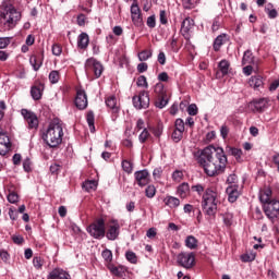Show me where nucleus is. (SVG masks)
<instances>
[{"label":"nucleus","instance_id":"nucleus-62","mask_svg":"<svg viewBox=\"0 0 279 279\" xmlns=\"http://www.w3.org/2000/svg\"><path fill=\"white\" fill-rule=\"evenodd\" d=\"M195 2L193 0H183V8L184 10H193L195 8Z\"/></svg>","mask_w":279,"mask_h":279},{"label":"nucleus","instance_id":"nucleus-24","mask_svg":"<svg viewBox=\"0 0 279 279\" xmlns=\"http://www.w3.org/2000/svg\"><path fill=\"white\" fill-rule=\"evenodd\" d=\"M90 43V37H88L87 33H81L77 37V48L86 50L88 49V45Z\"/></svg>","mask_w":279,"mask_h":279},{"label":"nucleus","instance_id":"nucleus-57","mask_svg":"<svg viewBox=\"0 0 279 279\" xmlns=\"http://www.w3.org/2000/svg\"><path fill=\"white\" fill-rule=\"evenodd\" d=\"M141 130H147V128H145V120H143V119H138L136 121V125L134 129L135 132H141Z\"/></svg>","mask_w":279,"mask_h":279},{"label":"nucleus","instance_id":"nucleus-51","mask_svg":"<svg viewBox=\"0 0 279 279\" xmlns=\"http://www.w3.org/2000/svg\"><path fill=\"white\" fill-rule=\"evenodd\" d=\"M191 190L194 192V193H197V195H203L204 194V191H206V187L202 184H196V185H192Z\"/></svg>","mask_w":279,"mask_h":279},{"label":"nucleus","instance_id":"nucleus-31","mask_svg":"<svg viewBox=\"0 0 279 279\" xmlns=\"http://www.w3.org/2000/svg\"><path fill=\"white\" fill-rule=\"evenodd\" d=\"M220 73L222 75H228V72L230 71V61L222 59L218 64Z\"/></svg>","mask_w":279,"mask_h":279},{"label":"nucleus","instance_id":"nucleus-41","mask_svg":"<svg viewBox=\"0 0 279 279\" xmlns=\"http://www.w3.org/2000/svg\"><path fill=\"white\" fill-rule=\"evenodd\" d=\"M125 258L126 260H129V263H131L132 265H136V263H138V257L136 256V253L132 252V251H128L125 253Z\"/></svg>","mask_w":279,"mask_h":279},{"label":"nucleus","instance_id":"nucleus-25","mask_svg":"<svg viewBox=\"0 0 279 279\" xmlns=\"http://www.w3.org/2000/svg\"><path fill=\"white\" fill-rule=\"evenodd\" d=\"M271 187H265L264 190L259 191V202H262V204H269V202H272L274 199H271Z\"/></svg>","mask_w":279,"mask_h":279},{"label":"nucleus","instance_id":"nucleus-22","mask_svg":"<svg viewBox=\"0 0 279 279\" xmlns=\"http://www.w3.org/2000/svg\"><path fill=\"white\" fill-rule=\"evenodd\" d=\"M190 193H191V185H189L187 182H183L177 187V195H179L181 199H186Z\"/></svg>","mask_w":279,"mask_h":279},{"label":"nucleus","instance_id":"nucleus-49","mask_svg":"<svg viewBox=\"0 0 279 279\" xmlns=\"http://www.w3.org/2000/svg\"><path fill=\"white\" fill-rule=\"evenodd\" d=\"M101 256L106 263H112V251L106 248L102 251Z\"/></svg>","mask_w":279,"mask_h":279},{"label":"nucleus","instance_id":"nucleus-8","mask_svg":"<svg viewBox=\"0 0 279 279\" xmlns=\"http://www.w3.org/2000/svg\"><path fill=\"white\" fill-rule=\"evenodd\" d=\"M133 106L136 110H145L149 108V92L142 90L132 98Z\"/></svg>","mask_w":279,"mask_h":279},{"label":"nucleus","instance_id":"nucleus-10","mask_svg":"<svg viewBox=\"0 0 279 279\" xmlns=\"http://www.w3.org/2000/svg\"><path fill=\"white\" fill-rule=\"evenodd\" d=\"M85 71L86 73L93 71L95 77L99 78L104 73V65L101 64V62L97 61V59L89 58L85 62Z\"/></svg>","mask_w":279,"mask_h":279},{"label":"nucleus","instance_id":"nucleus-58","mask_svg":"<svg viewBox=\"0 0 279 279\" xmlns=\"http://www.w3.org/2000/svg\"><path fill=\"white\" fill-rule=\"evenodd\" d=\"M76 23L80 27H84L86 25V15L84 13H81L76 17Z\"/></svg>","mask_w":279,"mask_h":279},{"label":"nucleus","instance_id":"nucleus-60","mask_svg":"<svg viewBox=\"0 0 279 279\" xmlns=\"http://www.w3.org/2000/svg\"><path fill=\"white\" fill-rule=\"evenodd\" d=\"M219 27H221V20L219 17H215L211 25V32H218Z\"/></svg>","mask_w":279,"mask_h":279},{"label":"nucleus","instance_id":"nucleus-44","mask_svg":"<svg viewBox=\"0 0 279 279\" xmlns=\"http://www.w3.org/2000/svg\"><path fill=\"white\" fill-rule=\"evenodd\" d=\"M122 169L125 173H132L134 171V166L129 160H122Z\"/></svg>","mask_w":279,"mask_h":279},{"label":"nucleus","instance_id":"nucleus-26","mask_svg":"<svg viewBox=\"0 0 279 279\" xmlns=\"http://www.w3.org/2000/svg\"><path fill=\"white\" fill-rule=\"evenodd\" d=\"M263 76L260 75L251 76V78L248 80V85L251 86V88H254V90L263 88Z\"/></svg>","mask_w":279,"mask_h":279},{"label":"nucleus","instance_id":"nucleus-9","mask_svg":"<svg viewBox=\"0 0 279 279\" xmlns=\"http://www.w3.org/2000/svg\"><path fill=\"white\" fill-rule=\"evenodd\" d=\"M263 210L270 221L279 218V201L272 199L267 204L263 205Z\"/></svg>","mask_w":279,"mask_h":279},{"label":"nucleus","instance_id":"nucleus-42","mask_svg":"<svg viewBox=\"0 0 279 279\" xmlns=\"http://www.w3.org/2000/svg\"><path fill=\"white\" fill-rule=\"evenodd\" d=\"M145 195L148 197V199H153V197H156V186L155 185H148L145 189Z\"/></svg>","mask_w":279,"mask_h":279},{"label":"nucleus","instance_id":"nucleus-33","mask_svg":"<svg viewBox=\"0 0 279 279\" xmlns=\"http://www.w3.org/2000/svg\"><path fill=\"white\" fill-rule=\"evenodd\" d=\"M154 93L157 95V97H165L167 96V90H165V84L157 83L154 87Z\"/></svg>","mask_w":279,"mask_h":279},{"label":"nucleus","instance_id":"nucleus-16","mask_svg":"<svg viewBox=\"0 0 279 279\" xmlns=\"http://www.w3.org/2000/svg\"><path fill=\"white\" fill-rule=\"evenodd\" d=\"M134 178H135L136 184L141 187L147 186V184H149V182H150L149 171H147V169L136 171L134 173Z\"/></svg>","mask_w":279,"mask_h":279},{"label":"nucleus","instance_id":"nucleus-23","mask_svg":"<svg viewBox=\"0 0 279 279\" xmlns=\"http://www.w3.org/2000/svg\"><path fill=\"white\" fill-rule=\"evenodd\" d=\"M227 40H228V34L222 33V34L218 35L215 38L214 44H213L214 51H220L221 47H223V45H226Z\"/></svg>","mask_w":279,"mask_h":279},{"label":"nucleus","instance_id":"nucleus-50","mask_svg":"<svg viewBox=\"0 0 279 279\" xmlns=\"http://www.w3.org/2000/svg\"><path fill=\"white\" fill-rule=\"evenodd\" d=\"M184 178V172H182V170H175L172 173V180L174 182H182V179Z\"/></svg>","mask_w":279,"mask_h":279},{"label":"nucleus","instance_id":"nucleus-53","mask_svg":"<svg viewBox=\"0 0 279 279\" xmlns=\"http://www.w3.org/2000/svg\"><path fill=\"white\" fill-rule=\"evenodd\" d=\"M174 130L179 132H184V120L182 119H177L174 122Z\"/></svg>","mask_w":279,"mask_h":279},{"label":"nucleus","instance_id":"nucleus-3","mask_svg":"<svg viewBox=\"0 0 279 279\" xmlns=\"http://www.w3.org/2000/svg\"><path fill=\"white\" fill-rule=\"evenodd\" d=\"M221 194L215 190V187H208L203 194L202 208L207 219L215 218L217 215V204H219V197Z\"/></svg>","mask_w":279,"mask_h":279},{"label":"nucleus","instance_id":"nucleus-5","mask_svg":"<svg viewBox=\"0 0 279 279\" xmlns=\"http://www.w3.org/2000/svg\"><path fill=\"white\" fill-rule=\"evenodd\" d=\"M87 232L93 239L101 240L106 236V220L98 218L87 227Z\"/></svg>","mask_w":279,"mask_h":279},{"label":"nucleus","instance_id":"nucleus-2","mask_svg":"<svg viewBox=\"0 0 279 279\" xmlns=\"http://www.w3.org/2000/svg\"><path fill=\"white\" fill-rule=\"evenodd\" d=\"M64 136V129L62 128V122L53 120L46 132H44L41 138L52 149L62 145V137Z\"/></svg>","mask_w":279,"mask_h":279},{"label":"nucleus","instance_id":"nucleus-37","mask_svg":"<svg viewBox=\"0 0 279 279\" xmlns=\"http://www.w3.org/2000/svg\"><path fill=\"white\" fill-rule=\"evenodd\" d=\"M48 80L50 84H58L60 82V71L52 70L48 75Z\"/></svg>","mask_w":279,"mask_h":279},{"label":"nucleus","instance_id":"nucleus-52","mask_svg":"<svg viewBox=\"0 0 279 279\" xmlns=\"http://www.w3.org/2000/svg\"><path fill=\"white\" fill-rule=\"evenodd\" d=\"M159 23L161 25H167V23H169V19L167 17V11L160 10V12H159Z\"/></svg>","mask_w":279,"mask_h":279},{"label":"nucleus","instance_id":"nucleus-18","mask_svg":"<svg viewBox=\"0 0 279 279\" xmlns=\"http://www.w3.org/2000/svg\"><path fill=\"white\" fill-rule=\"evenodd\" d=\"M10 37H0V49H8L10 46ZM10 58V53L5 50H0V62H5Z\"/></svg>","mask_w":279,"mask_h":279},{"label":"nucleus","instance_id":"nucleus-46","mask_svg":"<svg viewBox=\"0 0 279 279\" xmlns=\"http://www.w3.org/2000/svg\"><path fill=\"white\" fill-rule=\"evenodd\" d=\"M227 184H229V186H239V178L236 174H230L227 178Z\"/></svg>","mask_w":279,"mask_h":279},{"label":"nucleus","instance_id":"nucleus-40","mask_svg":"<svg viewBox=\"0 0 279 279\" xmlns=\"http://www.w3.org/2000/svg\"><path fill=\"white\" fill-rule=\"evenodd\" d=\"M169 104V99H167V96H158L157 100L155 102L156 108H165Z\"/></svg>","mask_w":279,"mask_h":279},{"label":"nucleus","instance_id":"nucleus-17","mask_svg":"<svg viewBox=\"0 0 279 279\" xmlns=\"http://www.w3.org/2000/svg\"><path fill=\"white\" fill-rule=\"evenodd\" d=\"M195 27V21L191 17H185L181 24V34L189 40L191 38V31Z\"/></svg>","mask_w":279,"mask_h":279},{"label":"nucleus","instance_id":"nucleus-56","mask_svg":"<svg viewBox=\"0 0 279 279\" xmlns=\"http://www.w3.org/2000/svg\"><path fill=\"white\" fill-rule=\"evenodd\" d=\"M146 25L147 27H149L150 29H154V27H156V15H150L147 17L146 21Z\"/></svg>","mask_w":279,"mask_h":279},{"label":"nucleus","instance_id":"nucleus-47","mask_svg":"<svg viewBox=\"0 0 279 279\" xmlns=\"http://www.w3.org/2000/svg\"><path fill=\"white\" fill-rule=\"evenodd\" d=\"M149 136H150L149 131L147 129H144L138 136L140 143L142 144L147 143V138H149Z\"/></svg>","mask_w":279,"mask_h":279},{"label":"nucleus","instance_id":"nucleus-21","mask_svg":"<svg viewBox=\"0 0 279 279\" xmlns=\"http://www.w3.org/2000/svg\"><path fill=\"white\" fill-rule=\"evenodd\" d=\"M250 108L253 110V112H263V110L267 108V99L259 98V99L253 100L250 104Z\"/></svg>","mask_w":279,"mask_h":279},{"label":"nucleus","instance_id":"nucleus-34","mask_svg":"<svg viewBox=\"0 0 279 279\" xmlns=\"http://www.w3.org/2000/svg\"><path fill=\"white\" fill-rule=\"evenodd\" d=\"M33 266L37 271H40L43 267L45 266V258L40 256H35L33 258Z\"/></svg>","mask_w":279,"mask_h":279},{"label":"nucleus","instance_id":"nucleus-59","mask_svg":"<svg viewBox=\"0 0 279 279\" xmlns=\"http://www.w3.org/2000/svg\"><path fill=\"white\" fill-rule=\"evenodd\" d=\"M255 258H256V255L254 254H243L241 256L242 263H252V260H255Z\"/></svg>","mask_w":279,"mask_h":279},{"label":"nucleus","instance_id":"nucleus-64","mask_svg":"<svg viewBox=\"0 0 279 279\" xmlns=\"http://www.w3.org/2000/svg\"><path fill=\"white\" fill-rule=\"evenodd\" d=\"M272 162H274V165H276L277 170H278V172H279V153H275V154L272 155Z\"/></svg>","mask_w":279,"mask_h":279},{"label":"nucleus","instance_id":"nucleus-32","mask_svg":"<svg viewBox=\"0 0 279 279\" xmlns=\"http://www.w3.org/2000/svg\"><path fill=\"white\" fill-rule=\"evenodd\" d=\"M242 64H254V54L251 50L244 51L243 58H242Z\"/></svg>","mask_w":279,"mask_h":279},{"label":"nucleus","instance_id":"nucleus-6","mask_svg":"<svg viewBox=\"0 0 279 279\" xmlns=\"http://www.w3.org/2000/svg\"><path fill=\"white\" fill-rule=\"evenodd\" d=\"M177 263L179 267L183 269H193L195 267V253L193 252H181L177 256Z\"/></svg>","mask_w":279,"mask_h":279},{"label":"nucleus","instance_id":"nucleus-27","mask_svg":"<svg viewBox=\"0 0 279 279\" xmlns=\"http://www.w3.org/2000/svg\"><path fill=\"white\" fill-rule=\"evenodd\" d=\"M163 204L168 206V208H178L180 206V198L167 195L163 198Z\"/></svg>","mask_w":279,"mask_h":279},{"label":"nucleus","instance_id":"nucleus-7","mask_svg":"<svg viewBox=\"0 0 279 279\" xmlns=\"http://www.w3.org/2000/svg\"><path fill=\"white\" fill-rule=\"evenodd\" d=\"M119 234H121V225L119 223V220L111 219L107 226V230L105 229V236L108 241H117Z\"/></svg>","mask_w":279,"mask_h":279},{"label":"nucleus","instance_id":"nucleus-36","mask_svg":"<svg viewBox=\"0 0 279 279\" xmlns=\"http://www.w3.org/2000/svg\"><path fill=\"white\" fill-rule=\"evenodd\" d=\"M185 246L189 247V250H196L197 247V239L193 235H189L185 239Z\"/></svg>","mask_w":279,"mask_h":279},{"label":"nucleus","instance_id":"nucleus-30","mask_svg":"<svg viewBox=\"0 0 279 279\" xmlns=\"http://www.w3.org/2000/svg\"><path fill=\"white\" fill-rule=\"evenodd\" d=\"M265 12L268 15V19H277L278 17V11L274 8V3L266 4Z\"/></svg>","mask_w":279,"mask_h":279},{"label":"nucleus","instance_id":"nucleus-29","mask_svg":"<svg viewBox=\"0 0 279 279\" xmlns=\"http://www.w3.org/2000/svg\"><path fill=\"white\" fill-rule=\"evenodd\" d=\"M86 122L88 124L89 131L95 133V112L88 111L86 114Z\"/></svg>","mask_w":279,"mask_h":279},{"label":"nucleus","instance_id":"nucleus-61","mask_svg":"<svg viewBox=\"0 0 279 279\" xmlns=\"http://www.w3.org/2000/svg\"><path fill=\"white\" fill-rule=\"evenodd\" d=\"M52 54L53 56H62V46L58 44L52 45Z\"/></svg>","mask_w":279,"mask_h":279},{"label":"nucleus","instance_id":"nucleus-11","mask_svg":"<svg viewBox=\"0 0 279 279\" xmlns=\"http://www.w3.org/2000/svg\"><path fill=\"white\" fill-rule=\"evenodd\" d=\"M21 114L27 123L28 130H38L39 121L38 116L28 109H22Z\"/></svg>","mask_w":279,"mask_h":279},{"label":"nucleus","instance_id":"nucleus-35","mask_svg":"<svg viewBox=\"0 0 279 279\" xmlns=\"http://www.w3.org/2000/svg\"><path fill=\"white\" fill-rule=\"evenodd\" d=\"M151 56H154V52H151V50H142L141 52H138L137 58L140 62H147V60H149Z\"/></svg>","mask_w":279,"mask_h":279},{"label":"nucleus","instance_id":"nucleus-54","mask_svg":"<svg viewBox=\"0 0 279 279\" xmlns=\"http://www.w3.org/2000/svg\"><path fill=\"white\" fill-rule=\"evenodd\" d=\"M197 112H198L197 105L191 104L187 107V114H190V117H196Z\"/></svg>","mask_w":279,"mask_h":279},{"label":"nucleus","instance_id":"nucleus-45","mask_svg":"<svg viewBox=\"0 0 279 279\" xmlns=\"http://www.w3.org/2000/svg\"><path fill=\"white\" fill-rule=\"evenodd\" d=\"M136 85L141 88H149V84L147 83V77L145 75H141L137 78Z\"/></svg>","mask_w":279,"mask_h":279},{"label":"nucleus","instance_id":"nucleus-12","mask_svg":"<svg viewBox=\"0 0 279 279\" xmlns=\"http://www.w3.org/2000/svg\"><path fill=\"white\" fill-rule=\"evenodd\" d=\"M74 104L78 110H86V108H88V96L86 95V90L82 88L76 90Z\"/></svg>","mask_w":279,"mask_h":279},{"label":"nucleus","instance_id":"nucleus-38","mask_svg":"<svg viewBox=\"0 0 279 279\" xmlns=\"http://www.w3.org/2000/svg\"><path fill=\"white\" fill-rule=\"evenodd\" d=\"M63 271L64 269L62 268H54L48 274L47 279H61L62 278L61 274Z\"/></svg>","mask_w":279,"mask_h":279},{"label":"nucleus","instance_id":"nucleus-14","mask_svg":"<svg viewBox=\"0 0 279 279\" xmlns=\"http://www.w3.org/2000/svg\"><path fill=\"white\" fill-rule=\"evenodd\" d=\"M131 19L132 23L136 27H141V25H143V14L141 13V8L138 7V3H133L131 5Z\"/></svg>","mask_w":279,"mask_h":279},{"label":"nucleus","instance_id":"nucleus-43","mask_svg":"<svg viewBox=\"0 0 279 279\" xmlns=\"http://www.w3.org/2000/svg\"><path fill=\"white\" fill-rule=\"evenodd\" d=\"M183 137H184V132L173 130L171 135L173 143H180V141H182Z\"/></svg>","mask_w":279,"mask_h":279},{"label":"nucleus","instance_id":"nucleus-28","mask_svg":"<svg viewBox=\"0 0 279 279\" xmlns=\"http://www.w3.org/2000/svg\"><path fill=\"white\" fill-rule=\"evenodd\" d=\"M29 63L33 66L34 71H40V66H43V59L35 54L31 56Z\"/></svg>","mask_w":279,"mask_h":279},{"label":"nucleus","instance_id":"nucleus-55","mask_svg":"<svg viewBox=\"0 0 279 279\" xmlns=\"http://www.w3.org/2000/svg\"><path fill=\"white\" fill-rule=\"evenodd\" d=\"M9 217L11 221H16V219H19V211H16V208L14 207L9 208Z\"/></svg>","mask_w":279,"mask_h":279},{"label":"nucleus","instance_id":"nucleus-39","mask_svg":"<svg viewBox=\"0 0 279 279\" xmlns=\"http://www.w3.org/2000/svg\"><path fill=\"white\" fill-rule=\"evenodd\" d=\"M83 189L89 193V191H95L97 189V181L88 180L83 182Z\"/></svg>","mask_w":279,"mask_h":279},{"label":"nucleus","instance_id":"nucleus-13","mask_svg":"<svg viewBox=\"0 0 279 279\" xmlns=\"http://www.w3.org/2000/svg\"><path fill=\"white\" fill-rule=\"evenodd\" d=\"M12 150V142L8 133L0 132V156H7Z\"/></svg>","mask_w":279,"mask_h":279},{"label":"nucleus","instance_id":"nucleus-20","mask_svg":"<svg viewBox=\"0 0 279 279\" xmlns=\"http://www.w3.org/2000/svg\"><path fill=\"white\" fill-rule=\"evenodd\" d=\"M226 193L231 204H234V202H236V199H239V196L241 195V192L239 191V185H228Z\"/></svg>","mask_w":279,"mask_h":279},{"label":"nucleus","instance_id":"nucleus-4","mask_svg":"<svg viewBox=\"0 0 279 279\" xmlns=\"http://www.w3.org/2000/svg\"><path fill=\"white\" fill-rule=\"evenodd\" d=\"M5 29H14L23 15L12 3L4 2V11L0 14Z\"/></svg>","mask_w":279,"mask_h":279},{"label":"nucleus","instance_id":"nucleus-15","mask_svg":"<svg viewBox=\"0 0 279 279\" xmlns=\"http://www.w3.org/2000/svg\"><path fill=\"white\" fill-rule=\"evenodd\" d=\"M43 93H45V83L35 82L31 87L32 99H34V101H40V99H43Z\"/></svg>","mask_w":279,"mask_h":279},{"label":"nucleus","instance_id":"nucleus-1","mask_svg":"<svg viewBox=\"0 0 279 279\" xmlns=\"http://www.w3.org/2000/svg\"><path fill=\"white\" fill-rule=\"evenodd\" d=\"M197 163L203 167L209 178L221 175L228 165V156L221 147L209 145L203 150L195 153Z\"/></svg>","mask_w":279,"mask_h":279},{"label":"nucleus","instance_id":"nucleus-48","mask_svg":"<svg viewBox=\"0 0 279 279\" xmlns=\"http://www.w3.org/2000/svg\"><path fill=\"white\" fill-rule=\"evenodd\" d=\"M7 199L10 204H16L19 203V194H16V192H10Z\"/></svg>","mask_w":279,"mask_h":279},{"label":"nucleus","instance_id":"nucleus-19","mask_svg":"<svg viewBox=\"0 0 279 279\" xmlns=\"http://www.w3.org/2000/svg\"><path fill=\"white\" fill-rule=\"evenodd\" d=\"M105 104L109 110H111L112 114H119L121 111V107H119V102H117V96L111 95L105 98Z\"/></svg>","mask_w":279,"mask_h":279},{"label":"nucleus","instance_id":"nucleus-63","mask_svg":"<svg viewBox=\"0 0 279 279\" xmlns=\"http://www.w3.org/2000/svg\"><path fill=\"white\" fill-rule=\"evenodd\" d=\"M60 169H62V166L58 165V163H52L50 166V172L54 175H58L60 173Z\"/></svg>","mask_w":279,"mask_h":279}]
</instances>
